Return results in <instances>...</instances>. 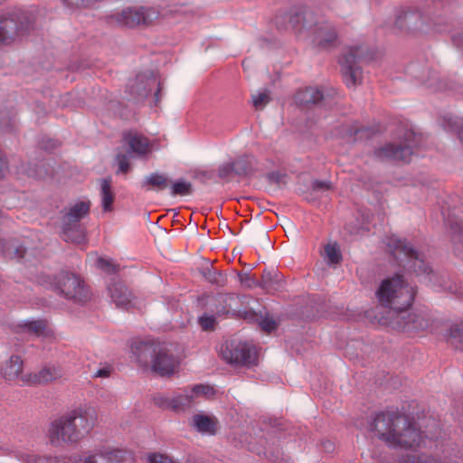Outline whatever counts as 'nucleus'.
Segmentation results:
<instances>
[{"label":"nucleus","mask_w":463,"mask_h":463,"mask_svg":"<svg viewBox=\"0 0 463 463\" xmlns=\"http://www.w3.org/2000/svg\"><path fill=\"white\" fill-rule=\"evenodd\" d=\"M369 433L392 449L416 450L420 449L426 436L413 419L397 409L371 415L367 421Z\"/></svg>","instance_id":"nucleus-1"},{"label":"nucleus","mask_w":463,"mask_h":463,"mask_svg":"<svg viewBox=\"0 0 463 463\" xmlns=\"http://www.w3.org/2000/svg\"><path fill=\"white\" fill-rule=\"evenodd\" d=\"M97 414L93 408H79L54 420L49 428L52 445L73 444L87 436L95 426Z\"/></svg>","instance_id":"nucleus-2"},{"label":"nucleus","mask_w":463,"mask_h":463,"mask_svg":"<svg viewBox=\"0 0 463 463\" xmlns=\"http://www.w3.org/2000/svg\"><path fill=\"white\" fill-rule=\"evenodd\" d=\"M136 362L161 376L170 375L176 366L175 357L166 346L155 342H135L131 346Z\"/></svg>","instance_id":"nucleus-3"},{"label":"nucleus","mask_w":463,"mask_h":463,"mask_svg":"<svg viewBox=\"0 0 463 463\" xmlns=\"http://www.w3.org/2000/svg\"><path fill=\"white\" fill-rule=\"evenodd\" d=\"M36 281L40 285L50 288L66 299L76 304H85L90 299V291L85 282L76 275L69 271H61L56 276L45 272H40L36 276Z\"/></svg>","instance_id":"nucleus-4"},{"label":"nucleus","mask_w":463,"mask_h":463,"mask_svg":"<svg viewBox=\"0 0 463 463\" xmlns=\"http://www.w3.org/2000/svg\"><path fill=\"white\" fill-rule=\"evenodd\" d=\"M33 12L14 8L0 13V47L12 45L35 29Z\"/></svg>","instance_id":"nucleus-5"},{"label":"nucleus","mask_w":463,"mask_h":463,"mask_svg":"<svg viewBox=\"0 0 463 463\" xmlns=\"http://www.w3.org/2000/svg\"><path fill=\"white\" fill-rule=\"evenodd\" d=\"M376 297L379 302L391 309L394 315L397 310L410 307L414 299L415 292L411 286L406 283L402 274H395L384 279L378 289Z\"/></svg>","instance_id":"nucleus-6"},{"label":"nucleus","mask_w":463,"mask_h":463,"mask_svg":"<svg viewBox=\"0 0 463 463\" xmlns=\"http://www.w3.org/2000/svg\"><path fill=\"white\" fill-rule=\"evenodd\" d=\"M385 245L400 265L412 270L417 275L430 272V268L423 260V255L405 240L391 236L386 239Z\"/></svg>","instance_id":"nucleus-7"},{"label":"nucleus","mask_w":463,"mask_h":463,"mask_svg":"<svg viewBox=\"0 0 463 463\" xmlns=\"http://www.w3.org/2000/svg\"><path fill=\"white\" fill-rule=\"evenodd\" d=\"M243 298L236 294L219 293L209 301V308L216 317L231 316L241 317L250 322L258 321L259 317L252 310L243 306Z\"/></svg>","instance_id":"nucleus-8"},{"label":"nucleus","mask_w":463,"mask_h":463,"mask_svg":"<svg viewBox=\"0 0 463 463\" xmlns=\"http://www.w3.org/2000/svg\"><path fill=\"white\" fill-rule=\"evenodd\" d=\"M159 17V11L148 6H132L110 16L111 22L120 26L150 25Z\"/></svg>","instance_id":"nucleus-9"},{"label":"nucleus","mask_w":463,"mask_h":463,"mask_svg":"<svg viewBox=\"0 0 463 463\" xmlns=\"http://www.w3.org/2000/svg\"><path fill=\"white\" fill-rule=\"evenodd\" d=\"M416 134L411 130L404 133V143H390L374 150V156L380 161H410L413 147L417 146Z\"/></svg>","instance_id":"nucleus-10"},{"label":"nucleus","mask_w":463,"mask_h":463,"mask_svg":"<svg viewBox=\"0 0 463 463\" xmlns=\"http://www.w3.org/2000/svg\"><path fill=\"white\" fill-rule=\"evenodd\" d=\"M221 354L230 364L251 366L256 364L257 354L250 345L243 342L231 340L222 345Z\"/></svg>","instance_id":"nucleus-11"},{"label":"nucleus","mask_w":463,"mask_h":463,"mask_svg":"<svg viewBox=\"0 0 463 463\" xmlns=\"http://www.w3.org/2000/svg\"><path fill=\"white\" fill-rule=\"evenodd\" d=\"M364 59V52L360 46H352L340 61L343 79L347 87H354L362 82L363 71L359 63Z\"/></svg>","instance_id":"nucleus-12"},{"label":"nucleus","mask_w":463,"mask_h":463,"mask_svg":"<svg viewBox=\"0 0 463 463\" xmlns=\"http://www.w3.org/2000/svg\"><path fill=\"white\" fill-rule=\"evenodd\" d=\"M395 26L402 32L413 35L428 33L432 30L430 19L418 10H408L399 14Z\"/></svg>","instance_id":"nucleus-13"},{"label":"nucleus","mask_w":463,"mask_h":463,"mask_svg":"<svg viewBox=\"0 0 463 463\" xmlns=\"http://www.w3.org/2000/svg\"><path fill=\"white\" fill-rule=\"evenodd\" d=\"M392 318L399 330L417 333L428 329L430 320L424 312H408L406 308L397 310Z\"/></svg>","instance_id":"nucleus-14"},{"label":"nucleus","mask_w":463,"mask_h":463,"mask_svg":"<svg viewBox=\"0 0 463 463\" xmlns=\"http://www.w3.org/2000/svg\"><path fill=\"white\" fill-rule=\"evenodd\" d=\"M128 454L109 448L97 449L74 455L75 463H122Z\"/></svg>","instance_id":"nucleus-15"},{"label":"nucleus","mask_w":463,"mask_h":463,"mask_svg":"<svg viewBox=\"0 0 463 463\" xmlns=\"http://www.w3.org/2000/svg\"><path fill=\"white\" fill-rule=\"evenodd\" d=\"M61 237L65 241L77 245H84L87 242V232L80 219L67 212H61Z\"/></svg>","instance_id":"nucleus-16"},{"label":"nucleus","mask_w":463,"mask_h":463,"mask_svg":"<svg viewBox=\"0 0 463 463\" xmlns=\"http://www.w3.org/2000/svg\"><path fill=\"white\" fill-rule=\"evenodd\" d=\"M314 13L309 10H291L276 17V24L285 30L310 29L313 26Z\"/></svg>","instance_id":"nucleus-17"},{"label":"nucleus","mask_w":463,"mask_h":463,"mask_svg":"<svg viewBox=\"0 0 463 463\" xmlns=\"http://www.w3.org/2000/svg\"><path fill=\"white\" fill-rule=\"evenodd\" d=\"M157 86L156 92L155 93L156 103L158 102V93L160 91V83L156 77L151 73L138 74L128 85L129 94L137 101L146 99L152 90Z\"/></svg>","instance_id":"nucleus-18"},{"label":"nucleus","mask_w":463,"mask_h":463,"mask_svg":"<svg viewBox=\"0 0 463 463\" xmlns=\"http://www.w3.org/2000/svg\"><path fill=\"white\" fill-rule=\"evenodd\" d=\"M335 94V92L333 90L326 92L323 89L310 86L298 90L294 99L298 106L311 108L313 106L327 105L328 99H333Z\"/></svg>","instance_id":"nucleus-19"},{"label":"nucleus","mask_w":463,"mask_h":463,"mask_svg":"<svg viewBox=\"0 0 463 463\" xmlns=\"http://www.w3.org/2000/svg\"><path fill=\"white\" fill-rule=\"evenodd\" d=\"M315 26L314 42L321 48L335 46L338 42V33L335 25L327 21L313 24Z\"/></svg>","instance_id":"nucleus-20"},{"label":"nucleus","mask_w":463,"mask_h":463,"mask_svg":"<svg viewBox=\"0 0 463 463\" xmlns=\"http://www.w3.org/2000/svg\"><path fill=\"white\" fill-rule=\"evenodd\" d=\"M62 376V371L59 366H44L37 373H26L22 378V383L25 385L46 384Z\"/></svg>","instance_id":"nucleus-21"},{"label":"nucleus","mask_w":463,"mask_h":463,"mask_svg":"<svg viewBox=\"0 0 463 463\" xmlns=\"http://www.w3.org/2000/svg\"><path fill=\"white\" fill-rule=\"evenodd\" d=\"M24 361L18 355H12L1 367L2 377L8 382L22 383ZM23 385V383H21Z\"/></svg>","instance_id":"nucleus-22"},{"label":"nucleus","mask_w":463,"mask_h":463,"mask_svg":"<svg viewBox=\"0 0 463 463\" xmlns=\"http://www.w3.org/2000/svg\"><path fill=\"white\" fill-rule=\"evenodd\" d=\"M108 292L111 301L115 303L118 307L128 308V307H130L133 296L122 282H111L108 286Z\"/></svg>","instance_id":"nucleus-23"},{"label":"nucleus","mask_w":463,"mask_h":463,"mask_svg":"<svg viewBox=\"0 0 463 463\" xmlns=\"http://www.w3.org/2000/svg\"><path fill=\"white\" fill-rule=\"evenodd\" d=\"M447 223L454 253L463 260V223L457 217H449Z\"/></svg>","instance_id":"nucleus-24"},{"label":"nucleus","mask_w":463,"mask_h":463,"mask_svg":"<svg viewBox=\"0 0 463 463\" xmlns=\"http://www.w3.org/2000/svg\"><path fill=\"white\" fill-rule=\"evenodd\" d=\"M411 72L414 74L416 78H418L423 84H425L428 88L432 89L434 90H445L449 89V86L447 83H444L441 81L437 73L434 71H431L428 68H422L420 69L418 66L411 68ZM449 89H453L452 87H449Z\"/></svg>","instance_id":"nucleus-25"},{"label":"nucleus","mask_w":463,"mask_h":463,"mask_svg":"<svg viewBox=\"0 0 463 463\" xmlns=\"http://www.w3.org/2000/svg\"><path fill=\"white\" fill-rule=\"evenodd\" d=\"M190 425L196 431L209 435L216 434L219 429V421L214 416L203 413L194 414L191 419Z\"/></svg>","instance_id":"nucleus-26"},{"label":"nucleus","mask_w":463,"mask_h":463,"mask_svg":"<svg viewBox=\"0 0 463 463\" xmlns=\"http://www.w3.org/2000/svg\"><path fill=\"white\" fill-rule=\"evenodd\" d=\"M0 251L10 259H24L27 255V249L16 239L5 241L0 239Z\"/></svg>","instance_id":"nucleus-27"},{"label":"nucleus","mask_w":463,"mask_h":463,"mask_svg":"<svg viewBox=\"0 0 463 463\" xmlns=\"http://www.w3.org/2000/svg\"><path fill=\"white\" fill-rule=\"evenodd\" d=\"M171 180L166 174L155 172L146 175L141 186L146 190L164 191L170 187Z\"/></svg>","instance_id":"nucleus-28"},{"label":"nucleus","mask_w":463,"mask_h":463,"mask_svg":"<svg viewBox=\"0 0 463 463\" xmlns=\"http://www.w3.org/2000/svg\"><path fill=\"white\" fill-rule=\"evenodd\" d=\"M373 130L368 128H360L355 125L341 126V137L347 142H355L364 138H369Z\"/></svg>","instance_id":"nucleus-29"},{"label":"nucleus","mask_w":463,"mask_h":463,"mask_svg":"<svg viewBox=\"0 0 463 463\" xmlns=\"http://www.w3.org/2000/svg\"><path fill=\"white\" fill-rule=\"evenodd\" d=\"M124 140L128 143L133 153L146 155L149 151L148 139L142 135L129 132L124 135Z\"/></svg>","instance_id":"nucleus-30"},{"label":"nucleus","mask_w":463,"mask_h":463,"mask_svg":"<svg viewBox=\"0 0 463 463\" xmlns=\"http://www.w3.org/2000/svg\"><path fill=\"white\" fill-rule=\"evenodd\" d=\"M281 286L280 275L277 271L265 270L259 281V287L268 292L278 290Z\"/></svg>","instance_id":"nucleus-31"},{"label":"nucleus","mask_w":463,"mask_h":463,"mask_svg":"<svg viewBox=\"0 0 463 463\" xmlns=\"http://www.w3.org/2000/svg\"><path fill=\"white\" fill-rule=\"evenodd\" d=\"M101 204L104 211H110L114 202L115 194L111 188L109 179H102L100 182Z\"/></svg>","instance_id":"nucleus-32"},{"label":"nucleus","mask_w":463,"mask_h":463,"mask_svg":"<svg viewBox=\"0 0 463 463\" xmlns=\"http://www.w3.org/2000/svg\"><path fill=\"white\" fill-rule=\"evenodd\" d=\"M332 188V184L329 181L314 180L311 183V190L307 194V201H314L317 197L323 195L326 192Z\"/></svg>","instance_id":"nucleus-33"},{"label":"nucleus","mask_w":463,"mask_h":463,"mask_svg":"<svg viewBox=\"0 0 463 463\" xmlns=\"http://www.w3.org/2000/svg\"><path fill=\"white\" fill-rule=\"evenodd\" d=\"M194 396L191 391H184V394L174 397V411H184L194 403Z\"/></svg>","instance_id":"nucleus-34"},{"label":"nucleus","mask_w":463,"mask_h":463,"mask_svg":"<svg viewBox=\"0 0 463 463\" xmlns=\"http://www.w3.org/2000/svg\"><path fill=\"white\" fill-rule=\"evenodd\" d=\"M170 188L173 196H185L193 193L192 184L184 179H178L174 183L171 182Z\"/></svg>","instance_id":"nucleus-35"},{"label":"nucleus","mask_w":463,"mask_h":463,"mask_svg":"<svg viewBox=\"0 0 463 463\" xmlns=\"http://www.w3.org/2000/svg\"><path fill=\"white\" fill-rule=\"evenodd\" d=\"M64 212L69 213L70 214L77 217L80 220H82L86 217L90 213V202H77L73 205L63 210Z\"/></svg>","instance_id":"nucleus-36"},{"label":"nucleus","mask_w":463,"mask_h":463,"mask_svg":"<svg viewBox=\"0 0 463 463\" xmlns=\"http://www.w3.org/2000/svg\"><path fill=\"white\" fill-rule=\"evenodd\" d=\"M449 336L452 345L463 348V322L453 325L449 328Z\"/></svg>","instance_id":"nucleus-37"},{"label":"nucleus","mask_w":463,"mask_h":463,"mask_svg":"<svg viewBox=\"0 0 463 463\" xmlns=\"http://www.w3.org/2000/svg\"><path fill=\"white\" fill-rule=\"evenodd\" d=\"M325 253L329 264H338L342 260V254L336 244H327Z\"/></svg>","instance_id":"nucleus-38"},{"label":"nucleus","mask_w":463,"mask_h":463,"mask_svg":"<svg viewBox=\"0 0 463 463\" xmlns=\"http://www.w3.org/2000/svg\"><path fill=\"white\" fill-rule=\"evenodd\" d=\"M204 277L209 282L218 287H223L227 280L225 275L216 269H208L204 272Z\"/></svg>","instance_id":"nucleus-39"},{"label":"nucleus","mask_w":463,"mask_h":463,"mask_svg":"<svg viewBox=\"0 0 463 463\" xmlns=\"http://www.w3.org/2000/svg\"><path fill=\"white\" fill-rule=\"evenodd\" d=\"M24 327L28 330V332L39 336L44 334L46 329V323L43 320L29 321L24 324Z\"/></svg>","instance_id":"nucleus-40"},{"label":"nucleus","mask_w":463,"mask_h":463,"mask_svg":"<svg viewBox=\"0 0 463 463\" xmlns=\"http://www.w3.org/2000/svg\"><path fill=\"white\" fill-rule=\"evenodd\" d=\"M215 316L213 313L212 315L204 313L198 318V323L203 330L209 331L214 329L216 324Z\"/></svg>","instance_id":"nucleus-41"},{"label":"nucleus","mask_w":463,"mask_h":463,"mask_svg":"<svg viewBox=\"0 0 463 463\" xmlns=\"http://www.w3.org/2000/svg\"><path fill=\"white\" fill-rule=\"evenodd\" d=\"M232 164L234 167V173L238 175H246L250 171L249 162L244 157L238 158Z\"/></svg>","instance_id":"nucleus-42"},{"label":"nucleus","mask_w":463,"mask_h":463,"mask_svg":"<svg viewBox=\"0 0 463 463\" xmlns=\"http://www.w3.org/2000/svg\"><path fill=\"white\" fill-rule=\"evenodd\" d=\"M97 267L101 270L110 274L117 273L118 270V265L104 258H99L97 260Z\"/></svg>","instance_id":"nucleus-43"},{"label":"nucleus","mask_w":463,"mask_h":463,"mask_svg":"<svg viewBox=\"0 0 463 463\" xmlns=\"http://www.w3.org/2000/svg\"><path fill=\"white\" fill-rule=\"evenodd\" d=\"M154 403L161 409L174 411V397L157 395L154 397Z\"/></svg>","instance_id":"nucleus-44"},{"label":"nucleus","mask_w":463,"mask_h":463,"mask_svg":"<svg viewBox=\"0 0 463 463\" xmlns=\"http://www.w3.org/2000/svg\"><path fill=\"white\" fill-rule=\"evenodd\" d=\"M147 461L149 463H181L168 455L162 453H152L147 456Z\"/></svg>","instance_id":"nucleus-45"},{"label":"nucleus","mask_w":463,"mask_h":463,"mask_svg":"<svg viewBox=\"0 0 463 463\" xmlns=\"http://www.w3.org/2000/svg\"><path fill=\"white\" fill-rule=\"evenodd\" d=\"M270 100L269 93L267 91L259 92L252 96L253 106L257 109H263Z\"/></svg>","instance_id":"nucleus-46"},{"label":"nucleus","mask_w":463,"mask_h":463,"mask_svg":"<svg viewBox=\"0 0 463 463\" xmlns=\"http://www.w3.org/2000/svg\"><path fill=\"white\" fill-rule=\"evenodd\" d=\"M129 154L128 153H118L116 156V160L118 165V171L121 173H128L130 169L129 164Z\"/></svg>","instance_id":"nucleus-47"},{"label":"nucleus","mask_w":463,"mask_h":463,"mask_svg":"<svg viewBox=\"0 0 463 463\" xmlns=\"http://www.w3.org/2000/svg\"><path fill=\"white\" fill-rule=\"evenodd\" d=\"M34 463H75L74 455L69 458H51V457H40L34 460Z\"/></svg>","instance_id":"nucleus-48"},{"label":"nucleus","mask_w":463,"mask_h":463,"mask_svg":"<svg viewBox=\"0 0 463 463\" xmlns=\"http://www.w3.org/2000/svg\"><path fill=\"white\" fill-rule=\"evenodd\" d=\"M191 392L194 398L199 395L211 396L214 393V390L213 387L203 384L194 385Z\"/></svg>","instance_id":"nucleus-49"},{"label":"nucleus","mask_w":463,"mask_h":463,"mask_svg":"<svg viewBox=\"0 0 463 463\" xmlns=\"http://www.w3.org/2000/svg\"><path fill=\"white\" fill-rule=\"evenodd\" d=\"M238 277L241 285L247 288H252L259 286V281L247 273H239Z\"/></svg>","instance_id":"nucleus-50"},{"label":"nucleus","mask_w":463,"mask_h":463,"mask_svg":"<svg viewBox=\"0 0 463 463\" xmlns=\"http://www.w3.org/2000/svg\"><path fill=\"white\" fill-rule=\"evenodd\" d=\"M260 328L268 333L275 330L277 328V323L274 319L269 317L261 318L259 322Z\"/></svg>","instance_id":"nucleus-51"},{"label":"nucleus","mask_w":463,"mask_h":463,"mask_svg":"<svg viewBox=\"0 0 463 463\" xmlns=\"http://www.w3.org/2000/svg\"><path fill=\"white\" fill-rule=\"evenodd\" d=\"M285 177L286 175L279 172H271L267 175L269 181L277 184H285Z\"/></svg>","instance_id":"nucleus-52"},{"label":"nucleus","mask_w":463,"mask_h":463,"mask_svg":"<svg viewBox=\"0 0 463 463\" xmlns=\"http://www.w3.org/2000/svg\"><path fill=\"white\" fill-rule=\"evenodd\" d=\"M232 172H234L233 164H226L219 167L218 175L220 178H226Z\"/></svg>","instance_id":"nucleus-53"},{"label":"nucleus","mask_w":463,"mask_h":463,"mask_svg":"<svg viewBox=\"0 0 463 463\" xmlns=\"http://www.w3.org/2000/svg\"><path fill=\"white\" fill-rule=\"evenodd\" d=\"M112 368L111 366H105L103 368H100L97 370V372L94 373V377H99V378H108L110 376Z\"/></svg>","instance_id":"nucleus-54"},{"label":"nucleus","mask_w":463,"mask_h":463,"mask_svg":"<svg viewBox=\"0 0 463 463\" xmlns=\"http://www.w3.org/2000/svg\"><path fill=\"white\" fill-rule=\"evenodd\" d=\"M452 41L454 45L463 52V32L454 34Z\"/></svg>","instance_id":"nucleus-55"},{"label":"nucleus","mask_w":463,"mask_h":463,"mask_svg":"<svg viewBox=\"0 0 463 463\" xmlns=\"http://www.w3.org/2000/svg\"><path fill=\"white\" fill-rule=\"evenodd\" d=\"M324 446H325V449H326V450H328V451H329V450H332V449H333V448H334L333 443H331L330 441H326V442L324 443Z\"/></svg>","instance_id":"nucleus-56"},{"label":"nucleus","mask_w":463,"mask_h":463,"mask_svg":"<svg viewBox=\"0 0 463 463\" xmlns=\"http://www.w3.org/2000/svg\"><path fill=\"white\" fill-rule=\"evenodd\" d=\"M202 175H203V177L210 178L209 174H208V173H206V172L202 173Z\"/></svg>","instance_id":"nucleus-57"}]
</instances>
